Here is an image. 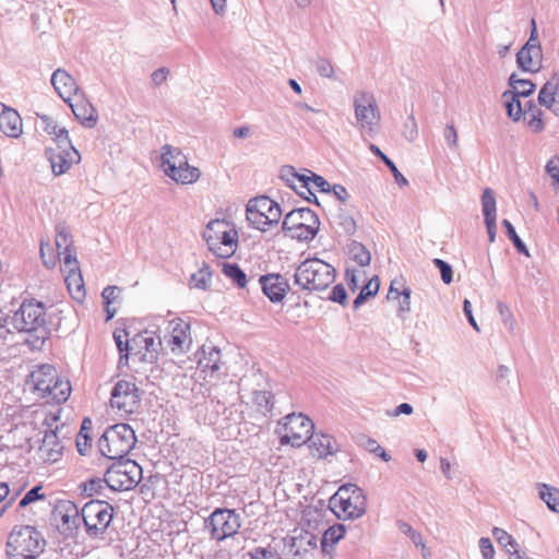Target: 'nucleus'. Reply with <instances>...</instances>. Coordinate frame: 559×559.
I'll use <instances>...</instances> for the list:
<instances>
[{
	"label": "nucleus",
	"mask_w": 559,
	"mask_h": 559,
	"mask_svg": "<svg viewBox=\"0 0 559 559\" xmlns=\"http://www.w3.org/2000/svg\"><path fill=\"white\" fill-rule=\"evenodd\" d=\"M0 328L12 331L34 333L41 344L49 337L46 307L35 299L24 300L16 310L5 312L0 309Z\"/></svg>",
	"instance_id": "f257e3e1"
},
{
	"label": "nucleus",
	"mask_w": 559,
	"mask_h": 559,
	"mask_svg": "<svg viewBox=\"0 0 559 559\" xmlns=\"http://www.w3.org/2000/svg\"><path fill=\"white\" fill-rule=\"evenodd\" d=\"M335 269L318 258L302 261L295 270L294 283L300 289L311 292L325 290L335 280Z\"/></svg>",
	"instance_id": "f03ea898"
},
{
	"label": "nucleus",
	"mask_w": 559,
	"mask_h": 559,
	"mask_svg": "<svg viewBox=\"0 0 559 559\" xmlns=\"http://www.w3.org/2000/svg\"><path fill=\"white\" fill-rule=\"evenodd\" d=\"M46 540L34 526H14L7 542L10 559H37L45 550Z\"/></svg>",
	"instance_id": "7ed1b4c3"
},
{
	"label": "nucleus",
	"mask_w": 559,
	"mask_h": 559,
	"mask_svg": "<svg viewBox=\"0 0 559 559\" xmlns=\"http://www.w3.org/2000/svg\"><path fill=\"white\" fill-rule=\"evenodd\" d=\"M136 436L129 424L119 423L105 429L98 439L97 447L103 456L108 460L123 459L136 444Z\"/></svg>",
	"instance_id": "20e7f679"
},
{
	"label": "nucleus",
	"mask_w": 559,
	"mask_h": 559,
	"mask_svg": "<svg viewBox=\"0 0 559 559\" xmlns=\"http://www.w3.org/2000/svg\"><path fill=\"white\" fill-rule=\"evenodd\" d=\"M160 166L167 177L180 185H191L199 180L201 171L188 164L187 156L179 147L165 144L160 148Z\"/></svg>",
	"instance_id": "39448f33"
},
{
	"label": "nucleus",
	"mask_w": 559,
	"mask_h": 559,
	"mask_svg": "<svg viewBox=\"0 0 559 559\" xmlns=\"http://www.w3.org/2000/svg\"><path fill=\"white\" fill-rule=\"evenodd\" d=\"M112 463L106 468V486L112 491H127L135 488L142 480V467L133 460L111 459Z\"/></svg>",
	"instance_id": "423d86ee"
},
{
	"label": "nucleus",
	"mask_w": 559,
	"mask_h": 559,
	"mask_svg": "<svg viewBox=\"0 0 559 559\" xmlns=\"http://www.w3.org/2000/svg\"><path fill=\"white\" fill-rule=\"evenodd\" d=\"M281 216V205L266 195L250 199L246 207V217L249 225L261 231H266L276 226Z\"/></svg>",
	"instance_id": "0eeeda50"
},
{
	"label": "nucleus",
	"mask_w": 559,
	"mask_h": 559,
	"mask_svg": "<svg viewBox=\"0 0 559 559\" xmlns=\"http://www.w3.org/2000/svg\"><path fill=\"white\" fill-rule=\"evenodd\" d=\"M240 526V514L227 508H216L204 521V528L217 542L234 536Z\"/></svg>",
	"instance_id": "6e6552de"
},
{
	"label": "nucleus",
	"mask_w": 559,
	"mask_h": 559,
	"mask_svg": "<svg viewBox=\"0 0 559 559\" xmlns=\"http://www.w3.org/2000/svg\"><path fill=\"white\" fill-rule=\"evenodd\" d=\"M114 507L106 500L92 499L81 509L85 531L90 536L103 534L112 521Z\"/></svg>",
	"instance_id": "1a4fd4ad"
},
{
	"label": "nucleus",
	"mask_w": 559,
	"mask_h": 559,
	"mask_svg": "<svg viewBox=\"0 0 559 559\" xmlns=\"http://www.w3.org/2000/svg\"><path fill=\"white\" fill-rule=\"evenodd\" d=\"M59 144L57 147H47L45 156L50 163L53 175L60 176L66 174L72 164L79 163L81 159L79 151L72 145L68 130H60Z\"/></svg>",
	"instance_id": "9d476101"
},
{
	"label": "nucleus",
	"mask_w": 559,
	"mask_h": 559,
	"mask_svg": "<svg viewBox=\"0 0 559 559\" xmlns=\"http://www.w3.org/2000/svg\"><path fill=\"white\" fill-rule=\"evenodd\" d=\"M284 433L281 436L282 444H292L293 447H300L313 435L314 424L304 414H289L284 417Z\"/></svg>",
	"instance_id": "9b49d317"
},
{
	"label": "nucleus",
	"mask_w": 559,
	"mask_h": 559,
	"mask_svg": "<svg viewBox=\"0 0 559 559\" xmlns=\"http://www.w3.org/2000/svg\"><path fill=\"white\" fill-rule=\"evenodd\" d=\"M142 391L132 381H117L110 392V406L128 414H134L141 407Z\"/></svg>",
	"instance_id": "f8f14e48"
},
{
	"label": "nucleus",
	"mask_w": 559,
	"mask_h": 559,
	"mask_svg": "<svg viewBox=\"0 0 559 559\" xmlns=\"http://www.w3.org/2000/svg\"><path fill=\"white\" fill-rule=\"evenodd\" d=\"M338 508L344 513V519L356 520L367 511V497L364 490L356 484H345L336 492Z\"/></svg>",
	"instance_id": "ddd939ff"
},
{
	"label": "nucleus",
	"mask_w": 559,
	"mask_h": 559,
	"mask_svg": "<svg viewBox=\"0 0 559 559\" xmlns=\"http://www.w3.org/2000/svg\"><path fill=\"white\" fill-rule=\"evenodd\" d=\"M355 117L361 127H372L379 119V110L374 95L358 91L353 99Z\"/></svg>",
	"instance_id": "4468645a"
},
{
	"label": "nucleus",
	"mask_w": 559,
	"mask_h": 559,
	"mask_svg": "<svg viewBox=\"0 0 559 559\" xmlns=\"http://www.w3.org/2000/svg\"><path fill=\"white\" fill-rule=\"evenodd\" d=\"M297 214L285 215L282 223V230L292 239L298 241H311L318 235L320 229V219L314 223H296L298 222Z\"/></svg>",
	"instance_id": "2eb2a0df"
},
{
	"label": "nucleus",
	"mask_w": 559,
	"mask_h": 559,
	"mask_svg": "<svg viewBox=\"0 0 559 559\" xmlns=\"http://www.w3.org/2000/svg\"><path fill=\"white\" fill-rule=\"evenodd\" d=\"M263 294L273 304L282 302L290 290L288 281L280 273H267L259 278Z\"/></svg>",
	"instance_id": "dca6fc26"
},
{
	"label": "nucleus",
	"mask_w": 559,
	"mask_h": 559,
	"mask_svg": "<svg viewBox=\"0 0 559 559\" xmlns=\"http://www.w3.org/2000/svg\"><path fill=\"white\" fill-rule=\"evenodd\" d=\"M29 448V439L25 436L23 429L15 427L0 436V462L7 464L10 461L8 454Z\"/></svg>",
	"instance_id": "f3484780"
},
{
	"label": "nucleus",
	"mask_w": 559,
	"mask_h": 559,
	"mask_svg": "<svg viewBox=\"0 0 559 559\" xmlns=\"http://www.w3.org/2000/svg\"><path fill=\"white\" fill-rule=\"evenodd\" d=\"M59 376L55 367L51 365H41L37 370L31 373V382L34 386V392L41 400H46L51 394L53 382L58 380Z\"/></svg>",
	"instance_id": "a211bd4d"
},
{
	"label": "nucleus",
	"mask_w": 559,
	"mask_h": 559,
	"mask_svg": "<svg viewBox=\"0 0 559 559\" xmlns=\"http://www.w3.org/2000/svg\"><path fill=\"white\" fill-rule=\"evenodd\" d=\"M134 345L133 355H140L141 359L154 362L157 360L162 346L159 338H155L148 331L136 334L132 338Z\"/></svg>",
	"instance_id": "6ab92c4d"
},
{
	"label": "nucleus",
	"mask_w": 559,
	"mask_h": 559,
	"mask_svg": "<svg viewBox=\"0 0 559 559\" xmlns=\"http://www.w3.org/2000/svg\"><path fill=\"white\" fill-rule=\"evenodd\" d=\"M64 428V425L61 427H56L55 429H49L45 432L41 444L39 447L40 456L48 462H57L63 451V444L59 437V433Z\"/></svg>",
	"instance_id": "aec40b11"
},
{
	"label": "nucleus",
	"mask_w": 559,
	"mask_h": 559,
	"mask_svg": "<svg viewBox=\"0 0 559 559\" xmlns=\"http://www.w3.org/2000/svg\"><path fill=\"white\" fill-rule=\"evenodd\" d=\"M170 328L168 344L171 352L177 354L187 352L191 344L190 324L178 318L170 321Z\"/></svg>",
	"instance_id": "412c9836"
},
{
	"label": "nucleus",
	"mask_w": 559,
	"mask_h": 559,
	"mask_svg": "<svg viewBox=\"0 0 559 559\" xmlns=\"http://www.w3.org/2000/svg\"><path fill=\"white\" fill-rule=\"evenodd\" d=\"M481 210L484 215V222L487 228V234L490 242H493L496 239L497 233V206H496V197L490 188H486L483 191L481 195Z\"/></svg>",
	"instance_id": "4be33fe9"
},
{
	"label": "nucleus",
	"mask_w": 559,
	"mask_h": 559,
	"mask_svg": "<svg viewBox=\"0 0 559 559\" xmlns=\"http://www.w3.org/2000/svg\"><path fill=\"white\" fill-rule=\"evenodd\" d=\"M538 104L559 116V76L554 74L539 90Z\"/></svg>",
	"instance_id": "5701e85b"
},
{
	"label": "nucleus",
	"mask_w": 559,
	"mask_h": 559,
	"mask_svg": "<svg viewBox=\"0 0 559 559\" xmlns=\"http://www.w3.org/2000/svg\"><path fill=\"white\" fill-rule=\"evenodd\" d=\"M22 118L20 114L0 103V131L10 138H19L22 132Z\"/></svg>",
	"instance_id": "b1692460"
},
{
	"label": "nucleus",
	"mask_w": 559,
	"mask_h": 559,
	"mask_svg": "<svg viewBox=\"0 0 559 559\" xmlns=\"http://www.w3.org/2000/svg\"><path fill=\"white\" fill-rule=\"evenodd\" d=\"M56 514L60 518L61 524L66 531L72 534L81 524H84V518H81V510L72 501H64L56 509Z\"/></svg>",
	"instance_id": "393cba45"
},
{
	"label": "nucleus",
	"mask_w": 559,
	"mask_h": 559,
	"mask_svg": "<svg viewBox=\"0 0 559 559\" xmlns=\"http://www.w3.org/2000/svg\"><path fill=\"white\" fill-rule=\"evenodd\" d=\"M68 105L71 107L75 118L86 128H93L97 122V112L93 105L82 96L75 95L70 98Z\"/></svg>",
	"instance_id": "a878e982"
},
{
	"label": "nucleus",
	"mask_w": 559,
	"mask_h": 559,
	"mask_svg": "<svg viewBox=\"0 0 559 559\" xmlns=\"http://www.w3.org/2000/svg\"><path fill=\"white\" fill-rule=\"evenodd\" d=\"M51 84L66 103H70L72 94H78L76 83L66 70L57 69L51 75Z\"/></svg>",
	"instance_id": "bb28decb"
},
{
	"label": "nucleus",
	"mask_w": 559,
	"mask_h": 559,
	"mask_svg": "<svg viewBox=\"0 0 559 559\" xmlns=\"http://www.w3.org/2000/svg\"><path fill=\"white\" fill-rule=\"evenodd\" d=\"M310 448L314 455L319 459H325L329 455H334L340 451V445L337 444L335 438L328 433H314L309 439Z\"/></svg>",
	"instance_id": "cd10ccee"
},
{
	"label": "nucleus",
	"mask_w": 559,
	"mask_h": 559,
	"mask_svg": "<svg viewBox=\"0 0 559 559\" xmlns=\"http://www.w3.org/2000/svg\"><path fill=\"white\" fill-rule=\"evenodd\" d=\"M221 350L213 345H203L201 348V356L198 360V366L203 372L210 371L211 374L219 370L221 366Z\"/></svg>",
	"instance_id": "c85d7f7f"
},
{
	"label": "nucleus",
	"mask_w": 559,
	"mask_h": 559,
	"mask_svg": "<svg viewBox=\"0 0 559 559\" xmlns=\"http://www.w3.org/2000/svg\"><path fill=\"white\" fill-rule=\"evenodd\" d=\"M333 223L346 236H353L357 230V222L346 209V205H340L337 213L334 215Z\"/></svg>",
	"instance_id": "c756f323"
},
{
	"label": "nucleus",
	"mask_w": 559,
	"mask_h": 559,
	"mask_svg": "<svg viewBox=\"0 0 559 559\" xmlns=\"http://www.w3.org/2000/svg\"><path fill=\"white\" fill-rule=\"evenodd\" d=\"M225 226L224 221L215 219L211 221L206 226V233L204 234V239L206 240V243L209 246V249L217 257L219 258H227L229 257L234 251L230 253H221L216 251L215 246H217V242H215V237L218 235L221 236L222 227Z\"/></svg>",
	"instance_id": "7c9ffc66"
},
{
	"label": "nucleus",
	"mask_w": 559,
	"mask_h": 559,
	"mask_svg": "<svg viewBox=\"0 0 559 559\" xmlns=\"http://www.w3.org/2000/svg\"><path fill=\"white\" fill-rule=\"evenodd\" d=\"M93 428V421L90 417L83 418L80 431L76 436L75 445L81 455H86L87 450L92 445V437L90 435Z\"/></svg>",
	"instance_id": "2f4dec72"
},
{
	"label": "nucleus",
	"mask_w": 559,
	"mask_h": 559,
	"mask_svg": "<svg viewBox=\"0 0 559 559\" xmlns=\"http://www.w3.org/2000/svg\"><path fill=\"white\" fill-rule=\"evenodd\" d=\"M346 527L344 524L336 523L326 528L321 538V549L323 552H328V548H333L345 535Z\"/></svg>",
	"instance_id": "473e14b6"
},
{
	"label": "nucleus",
	"mask_w": 559,
	"mask_h": 559,
	"mask_svg": "<svg viewBox=\"0 0 559 559\" xmlns=\"http://www.w3.org/2000/svg\"><path fill=\"white\" fill-rule=\"evenodd\" d=\"M71 393V384L69 381H64L58 378L56 382H53L51 394L46 397L45 403L47 404H61L64 403Z\"/></svg>",
	"instance_id": "72a5a7b5"
},
{
	"label": "nucleus",
	"mask_w": 559,
	"mask_h": 559,
	"mask_svg": "<svg viewBox=\"0 0 559 559\" xmlns=\"http://www.w3.org/2000/svg\"><path fill=\"white\" fill-rule=\"evenodd\" d=\"M502 98L504 99L508 117L515 122L519 121L523 116V107L520 102V96L514 94L512 91H506L502 94Z\"/></svg>",
	"instance_id": "f704fd0d"
},
{
	"label": "nucleus",
	"mask_w": 559,
	"mask_h": 559,
	"mask_svg": "<svg viewBox=\"0 0 559 559\" xmlns=\"http://www.w3.org/2000/svg\"><path fill=\"white\" fill-rule=\"evenodd\" d=\"M114 340H115L116 346L120 354V358H119L120 364L122 362L123 359L127 362L129 355L133 354V350H134V345L132 343V340L131 341L129 340L128 331L116 330L114 332Z\"/></svg>",
	"instance_id": "c9c22d12"
},
{
	"label": "nucleus",
	"mask_w": 559,
	"mask_h": 559,
	"mask_svg": "<svg viewBox=\"0 0 559 559\" xmlns=\"http://www.w3.org/2000/svg\"><path fill=\"white\" fill-rule=\"evenodd\" d=\"M538 496L548 509L559 514V489L547 484L538 485Z\"/></svg>",
	"instance_id": "e433bc0d"
},
{
	"label": "nucleus",
	"mask_w": 559,
	"mask_h": 559,
	"mask_svg": "<svg viewBox=\"0 0 559 559\" xmlns=\"http://www.w3.org/2000/svg\"><path fill=\"white\" fill-rule=\"evenodd\" d=\"M380 288V280L377 275L371 277L369 282L361 287L360 293L353 301V307L355 310L359 309L370 297H373L378 294Z\"/></svg>",
	"instance_id": "4c0bfd02"
},
{
	"label": "nucleus",
	"mask_w": 559,
	"mask_h": 559,
	"mask_svg": "<svg viewBox=\"0 0 559 559\" xmlns=\"http://www.w3.org/2000/svg\"><path fill=\"white\" fill-rule=\"evenodd\" d=\"M284 174L285 176H292L293 179L297 180L300 183V188L305 189L306 192L309 195H312V198L307 197V201L310 203H314L318 206H320V202L317 198V195L311 191L309 185L311 182V179H309L308 175L299 174L296 171V169L293 166H284Z\"/></svg>",
	"instance_id": "58836bf2"
},
{
	"label": "nucleus",
	"mask_w": 559,
	"mask_h": 559,
	"mask_svg": "<svg viewBox=\"0 0 559 559\" xmlns=\"http://www.w3.org/2000/svg\"><path fill=\"white\" fill-rule=\"evenodd\" d=\"M348 253L358 265L367 266L370 264L371 254L361 242L352 240L348 245Z\"/></svg>",
	"instance_id": "ea45409f"
},
{
	"label": "nucleus",
	"mask_w": 559,
	"mask_h": 559,
	"mask_svg": "<svg viewBox=\"0 0 559 559\" xmlns=\"http://www.w3.org/2000/svg\"><path fill=\"white\" fill-rule=\"evenodd\" d=\"M370 150L376 156L380 157V159L390 169V171L392 173V175L394 177L395 182L399 186H407L408 185V180L401 174V171L397 169L394 162L391 158H389L377 145L371 144Z\"/></svg>",
	"instance_id": "a19ab883"
},
{
	"label": "nucleus",
	"mask_w": 559,
	"mask_h": 559,
	"mask_svg": "<svg viewBox=\"0 0 559 559\" xmlns=\"http://www.w3.org/2000/svg\"><path fill=\"white\" fill-rule=\"evenodd\" d=\"M55 242L58 251L73 248L71 230L66 223H58L56 225Z\"/></svg>",
	"instance_id": "79ce46f5"
},
{
	"label": "nucleus",
	"mask_w": 559,
	"mask_h": 559,
	"mask_svg": "<svg viewBox=\"0 0 559 559\" xmlns=\"http://www.w3.org/2000/svg\"><path fill=\"white\" fill-rule=\"evenodd\" d=\"M509 85L512 87L511 91L520 97H528L535 90V84L531 80L518 79L515 73L510 75Z\"/></svg>",
	"instance_id": "37998d69"
},
{
	"label": "nucleus",
	"mask_w": 559,
	"mask_h": 559,
	"mask_svg": "<svg viewBox=\"0 0 559 559\" xmlns=\"http://www.w3.org/2000/svg\"><path fill=\"white\" fill-rule=\"evenodd\" d=\"M223 273L231 280L239 288L247 285V275L237 263H224Z\"/></svg>",
	"instance_id": "c03bdc74"
},
{
	"label": "nucleus",
	"mask_w": 559,
	"mask_h": 559,
	"mask_svg": "<svg viewBox=\"0 0 559 559\" xmlns=\"http://www.w3.org/2000/svg\"><path fill=\"white\" fill-rule=\"evenodd\" d=\"M68 289L73 298L81 299L85 296L84 283L81 273H70L66 277Z\"/></svg>",
	"instance_id": "a18cd8bd"
},
{
	"label": "nucleus",
	"mask_w": 559,
	"mask_h": 559,
	"mask_svg": "<svg viewBox=\"0 0 559 559\" xmlns=\"http://www.w3.org/2000/svg\"><path fill=\"white\" fill-rule=\"evenodd\" d=\"M502 226L504 227L508 238L512 241V243H513L514 248L518 250V252L525 254V255H530L528 249H527L525 242L519 237L512 223L509 219L504 218L502 221Z\"/></svg>",
	"instance_id": "49530a36"
},
{
	"label": "nucleus",
	"mask_w": 559,
	"mask_h": 559,
	"mask_svg": "<svg viewBox=\"0 0 559 559\" xmlns=\"http://www.w3.org/2000/svg\"><path fill=\"white\" fill-rule=\"evenodd\" d=\"M212 272L207 264H203V266L191 275V283L195 288L206 290L210 288Z\"/></svg>",
	"instance_id": "de8ad7c7"
},
{
	"label": "nucleus",
	"mask_w": 559,
	"mask_h": 559,
	"mask_svg": "<svg viewBox=\"0 0 559 559\" xmlns=\"http://www.w3.org/2000/svg\"><path fill=\"white\" fill-rule=\"evenodd\" d=\"M273 399L274 395L270 391L259 390L253 392L252 401L259 409L271 412L274 405Z\"/></svg>",
	"instance_id": "09e8293b"
},
{
	"label": "nucleus",
	"mask_w": 559,
	"mask_h": 559,
	"mask_svg": "<svg viewBox=\"0 0 559 559\" xmlns=\"http://www.w3.org/2000/svg\"><path fill=\"white\" fill-rule=\"evenodd\" d=\"M41 489H43L41 485H36L33 488H31L19 501L17 508L23 509L33 502H36L38 500H44L45 495L41 493Z\"/></svg>",
	"instance_id": "8fccbe9b"
},
{
	"label": "nucleus",
	"mask_w": 559,
	"mask_h": 559,
	"mask_svg": "<svg viewBox=\"0 0 559 559\" xmlns=\"http://www.w3.org/2000/svg\"><path fill=\"white\" fill-rule=\"evenodd\" d=\"M531 51L528 45H524L516 53V63L522 71H532L533 57Z\"/></svg>",
	"instance_id": "3c124183"
},
{
	"label": "nucleus",
	"mask_w": 559,
	"mask_h": 559,
	"mask_svg": "<svg viewBox=\"0 0 559 559\" xmlns=\"http://www.w3.org/2000/svg\"><path fill=\"white\" fill-rule=\"evenodd\" d=\"M250 559H281L278 552L271 546L254 547L248 552Z\"/></svg>",
	"instance_id": "603ef678"
},
{
	"label": "nucleus",
	"mask_w": 559,
	"mask_h": 559,
	"mask_svg": "<svg viewBox=\"0 0 559 559\" xmlns=\"http://www.w3.org/2000/svg\"><path fill=\"white\" fill-rule=\"evenodd\" d=\"M492 536L495 537L497 543L506 549H508V546H511L512 548L518 547L516 540L503 528L493 527Z\"/></svg>",
	"instance_id": "864d4df0"
},
{
	"label": "nucleus",
	"mask_w": 559,
	"mask_h": 559,
	"mask_svg": "<svg viewBox=\"0 0 559 559\" xmlns=\"http://www.w3.org/2000/svg\"><path fill=\"white\" fill-rule=\"evenodd\" d=\"M433 265L439 270L441 280L449 285L453 281V269L447 261L436 258L432 260Z\"/></svg>",
	"instance_id": "5fc2aeb1"
},
{
	"label": "nucleus",
	"mask_w": 559,
	"mask_h": 559,
	"mask_svg": "<svg viewBox=\"0 0 559 559\" xmlns=\"http://www.w3.org/2000/svg\"><path fill=\"white\" fill-rule=\"evenodd\" d=\"M238 241V233L236 229H224L221 231V236L215 237V242H217V246H215L216 251L221 249L219 245L231 247L233 245H236Z\"/></svg>",
	"instance_id": "6e6d98bb"
},
{
	"label": "nucleus",
	"mask_w": 559,
	"mask_h": 559,
	"mask_svg": "<svg viewBox=\"0 0 559 559\" xmlns=\"http://www.w3.org/2000/svg\"><path fill=\"white\" fill-rule=\"evenodd\" d=\"M297 214L296 217L298 219L297 223H314L318 222V214L309 207H298L289 211L286 215Z\"/></svg>",
	"instance_id": "4d7b16f0"
},
{
	"label": "nucleus",
	"mask_w": 559,
	"mask_h": 559,
	"mask_svg": "<svg viewBox=\"0 0 559 559\" xmlns=\"http://www.w3.org/2000/svg\"><path fill=\"white\" fill-rule=\"evenodd\" d=\"M399 528L403 534L409 537V539L416 547H425L421 534L414 530L408 523L400 521Z\"/></svg>",
	"instance_id": "13d9d810"
},
{
	"label": "nucleus",
	"mask_w": 559,
	"mask_h": 559,
	"mask_svg": "<svg viewBox=\"0 0 559 559\" xmlns=\"http://www.w3.org/2000/svg\"><path fill=\"white\" fill-rule=\"evenodd\" d=\"M106 480L104 478H91L88 481L84 484V492L87 496H103V490L106 488Z\"/></svg>",
	"instance_id": "bf43d9fd"
},
{
	"label": "nucleus",
	"mask_w": 559,
	"mask_h": 559,
	"mask_svg": "<svg viewBox=\"0 0 559 559\" xmlns=\"http://www.w3.org/2000/svg\"><path fill=\"white\" fill-rule=\"evenodd\" d=\"M40 120L44 123V130L48 134L55 135L56 144H59V140H60L59 135H61L59 131L67 130V129L64 127H59L57 124V122L51 117H49L47 115L40 116Z\"/></svg>",
	"instance_id": "052dcab7"
},
{
	"label": "nucleus",
	"mask_w": 559,
	"mask_h": 559,
	"mask_svg": "<svg viewBox=\"0 0 559 559\" xmlns=\"http://www.w3.org/2000/svg\"><path fill=\"white\" fill-rule=\"evenodd\" d=\"M317 73L322 78L332 79L334 76V68L330 60L318 58L314 62Z\"/></svg>",
	"instance_id": "680f3d73"
},
{
	"label": "nucleus",
	"mask_w": 559,
	"mask_h": 559,
	"mask_svg": "<svg viewBox=\"0 0 559 559\" xmlns=\"http://www.w3.org/2000/svg\"><path fill=\"white\" fill-rule=\"evenodd\" d=\"M497 308H498V311H499V314L501 317V320L503 322V324L510 330L512 331L514 329V325H515V319L513 317V313L511 311V309L509 308L508 305L499 301L498 305H497Z\"/></svg>",
	"instance_id": "e2e57ef3"
},
{
	"label": "nucleus",
	"mask_w": 559,
	"mask_h": 559,
	"mask_svg": "<svg viewBox=\"0 0 559 559\" xmlns=\"http://www.w3.org/2000/svg\"><path fill=\"white\" fill-rule=\"evenodd\" d=\"M411 295L412 289L409 287H403L401 292H396V295L394 296V299H399L402 297V301L400 302L399 307V314L402 313H408L411 311Z\"/></svg>",
	"instance_id": "0e129e2a"
},
{
	"label": "nucleus",
	"mask_w": 559,
	"mask_h": 559,
	"mask_svg": "<svg viewBox=\"0 0 559 559\" xmlns=\"http://www.w3.org/2000/svg\"><path fill=\"white\" fill-rule=\"evenodd\" d=\"M329 300L340 304L341 306H346L348 304L347 292L343 284H337L332 288Z\"/></svg>",
	"instance_id": "69168bd1"
},
{
	"label": "nucleus",
	"mask_w": 559,
	"mask_h": 559,
	"mask_svg": "<svg viewBox=\"0 0 559 559\" xmlns=\"http://www.w3.org/2000/svg\"><path fill=\"white\" fill-rule=\"evenodd\" d=\"M59 255H63V262L69 267L70 273L79 271V262L75 257V251L73 248L68 250L58 251Z\"/></svg>",
	"instance_id": "338daca9"
},
{
	"label": "nucleus",
	"mask_w": 559,
	"mask_h": 559,
	"mask_svg": "<svg viewBox=\"0 0 559 559\" xmlns=\"http://www.w3.org/2000/svg\"><path fill=\"white\" fill-rule=\"evenodd\" d=\"M366 450L378 455L384 462H389L391 460V455L373 439L367 440Z\"/></svg>",
	"instance_id": "774afa93"
}]
</instances>
